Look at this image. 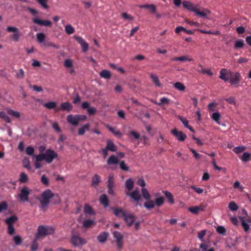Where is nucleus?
Returning a JSON list of instances; mask_svg holds the SVG:
<instances>
[{"label":"nucleus","mask_w":251,"mask_h":251,"mask_svg":"<svg viewBox=\"0 0 251 251\" xmlns=\"http://www.w3.org/2000/svg\"><path fill=\"white\" fill-rule=\"evenodd\" d=\"M125 185L128 192H129L133 188V181L131 178H129L126 180Z\"/></svg>","instance_id":"43"},{"label":"nucleus","mask_w":251,"mask_h":251,"mask_svg":"<svg viewBox=\"0 0 251 251\" xmlns=\"http://www.w3.org/2000/svg\"><path fill=\"white\" fill-rule=\"evenodd\" d=\"M54 233V229L47 226H40L37 229V232L35 235V238L38 239L41 236H44Z\"/></svg>","instance_id":"4"},{"label":"nucleus","mask_w":251,"mask_h":251,"mask_svg":"<svg viewBox=\"0 0 251 251\" xmlns=\"http://www.w3.org/2000/svg\"><path fill=\"white\" fill-rule=\"evenodd\" d=\"M8 205L7 203L5 201H2L0 202V212H2L3 210H6L7 208Z\"/></svg>","instance_id":"64"},{"label":"nucleus","mask_w":251,"mask_h":251,"mask_svg":"<svg viewBox=\"0 0 251 251\" xmlns=\"http://www.w3.org/2000/svg\"><path fill=\"white\" fill-rule=\"evenodd\" d=\"M108 233L106 232H102L98 236L97 239L99 242L104 243L107 239Z\"/></svg>","instance_id":"22"},{"label":"nucleus","mask_w":251,"mask_h":251,"mask_svg":"<svg viewBox=\"0 0 251 251\" xmlns=\"http://www.w3.org/2000/svg\"><path fill=\"white\" fill-rule=\"evenodd\" d=\"M67 120L69 123L75 126H77L79 123L77 115H73L70 114L68 115Z\"/></svg>","instance_id":"17"},{"label":"nucleus","mask_w":251,"mask_h":251,"mask_svg":"<svg viewBox=\"0 0 251 251\" xmlns=\"http://www.w3.org/2000/svg\"><path fill=\"white\" fill-rule=\"evenodd\" d=\"M151 78L152 81L155 84L156 86L158 87L161 86V84L159 81V78L156 75L154 74H151Z\"/></svg>","instance_id":"37"},{"label":"nucleus","mask_w":251,"mask_h":251,"mask_svg":"<svg viewBox=\"0 0 251 251\" xmlns=\"http://www.w3.org/2000/svg\"><path fill=\"white\" fill-rule=\"evenodd\" d=\"M171 133L180 142H183L186 138V135L181 131L178 130L176 128L172 130Z\"/></svg>","instance_id":"10"},{"label":"nucleus","mask_w":251,"mask_h":251,"mask_svg":"<svg viewBox=\"0 0 251 251\" xmlns=\"http://www.w3.org/2000/svg\"><path fill=\"white\" fill-rule=\"evenodd\" d=\"M23 164L24 168L28 170H30L31 167L30 166V162L28 158H24L23 160Z\"/></svg>","instance_id":"56"},{"label":"nucleus","mask_w":251,"mask_h":251,"mask_svg":"<svg viewBox=\"0 0 251 251\" xmlns=\"http://www.w3.org/2000/svg\"><path fill=\"white\" fill-rule=\"evenodd\" d=\"M211 117L213 120H214L216 123L218 124H220V120L221 119V116L219 112H214L212 113L211 116Z\"/></svg>","instance_id":"31"},{"label":"nucleus","mask_w":251,"mask_h":251,"mask_svg":"<svg viewBox=\"0 0 251 251\" xmlns=\"http://www.w3.org/2000/svg\"><path fill=\"white\" fill-rule=\"evenodd\" d=\"M82 226L84 228H89L96 225V222L94 220L86 219L82 222Z\"/></svg>","instance_id":"20"},{"label":"nucleus","mask_w":251,"mask_h":251,"mask_svg":"<svg viewBox=\"0 0 251 251\" xmlns=\"http://www.w3.org/2000/svg\"><path fill=\"white\" fill-rule=\"evenodd\" d=\"M197 16L200 17L205 18L207 19H210L209 15L211 13V12L207 9L206 8H201L200 9L197 7L196 11L194 12Z\"/></svg>","instance_id":"9"},{"label":"nucleus","mask_w":251,"mask_h":251,"mask_svg":"<svg viewBox=\"0 0 251 251\" xmlns=\"http://www.w3.org/2000/svg\"><path fill=\"white\" fill-rule=\"evenodd\" d=\"M65 31L67 34L71 35L75 32V30L72 25L68 24L65 26Z\"/></svg>","instance_id":"34"},{"label":"nucleus","mask_w":251,"mask_h":251,"mask_svg":"<svg viewBox=\"0 0 251 251\" xmlns=\"http://www.w3.org/2000/svg\"><path fill=\"white\" fill-rule=\"evenodd\" d=\"M182 4L185 8L194 12L197 8V7L190 1H184L182 2Z\"/></svg>","instance_id":"21"},{"label":"nucleus","mask_w":251,"mask_h":251,"mask_svg":"<svg viewBox=\"0 0 251 251\" xmlns=\"http://www.w3.org/2000/svg\"><path fill=\"white\" fill-rule=\"evenodd\" d=\"M100 201L104 207H107L109 205V201L106 195H102L100 198Z\"/></svg>","instance_id":"28"},{"label":"nucleus","mask_w":251,"mask_h":251,"mask_svg":"<svg viewBox=\"0 0 251 251\" xmlns=\"http://www.w3.org/2000/svg\"><path fill=\"white\" fill-rule=\"evenodd\" d=\"M32 189L26 186L23 187L20 191L18 197L22 201H28V196L32 192Z\"/></svg>","instance_id":"7"},{"label":"nucleus","mask_w":251,"mask_h":251,"mask_svg":"<svg viewBox=\"0 0 251 251\" xmlns=\"http://www.w3.org/2000/svg\"><path fill=\"white\" fill-rule=\"evenodd\" d=\"M244 45V43L243 40H238L235 42V48H243Z\"/></svg>","instance_id":"60"},{"label":"nucleus","mask_w":251,"mask_h":251,"mask_svg":"<svg viewBox=\"0 0 251 251\" xmlns=\"http://www.w3.org/2000/svg\"><path fill=\"white\" fill-rule=\"evenodd\" d=\"M114 237L116 239L117 243V246L119 249H121L123 246V236L122 234L118 231H114L113 232Z\"/></svg>","instance_id":"15"},{"label":"nucleus","mask_w":251,"mask_h":251,"mask_svg":"<svg viewBox=\"0 0 251 251\" xmlns=\"http://www.w3.org/2000/svg\"><path fill=\"white\" fill-rule=\"evenodd\" d=\"M107 187H115L114 176L112 175H110L108 177Z\"/></svg>","instance_id":"50"},{"label":"nucleus","mask_w":251,"mask_h":251,"mask_svg":"<svg viewBox=\"0 0 251 251\" xmlns=\"http://www.w3.org/2000/svg\"><path fill=\"white\" fill-rule=\"evenodd\" d=\"M100 76L105 79H109L111 77L110 72L106 70H102L100 74Z\"/></svg>","instance_id":"42"},{"label":"nucleus","mask_w":251,"mask_h":251,"mask_svg":"<svg viewBox=\"0 0 251 251\" xmlns=\"http://www.w3.org/2000/svg\"><path fill=\"white\" fill-rule=\"evenodd\" d=\"M57 157V154L53 150H47L44 153H40L35 156L37 161L45 160L47 163H50Z\"/></svg>","instance_id":"2"},{"label":"nucleus","mask_w":251,"mask_h":251,"mask_svg":"<svg viewBox=\"0 0 251 251\" xmlns=\"http://www.w3.org/2000/svg\"><path fill=\"white\" fill-rule=\"evenodd\" d=\"M6 111L8 114L11 115L12 117L19 118L20 117V113L18 111H14L10 108H7Z\"/></svg>","instance_id":"32"},{"label":"nucleus","mask_w":251,"mask_h":251,"mask_svg":"<svg viewBox=\"0 0 251 251\" xmlns=\"http://www.w3.org/2000/svg\"><path fill=\"white\" fill-rule=\"evenodd\" d=\"M245 214L246 216H240L239 219L244 231L247 232L249 230L250 226H251V217L248 216L246 212Z\"/></svg>","instance_id":"6"},{"label":"nucleus","mask_w":251,"mask_h":251,"mask_svg":"<svg viewBox=\"0 0 251 251\" xmlns=\"http://www.w3.org/2000/svg\"><path fill=\"white\" fill-rule=\"evenodd\" d=\"M54 197V203L59 202L60 199L57 194H54L50 189L44 191L39 199L41 204L43 207L46 206L50 202L51 198Z\"/></svg>","instance_id":"1"},{"label":"nucleus","mask_w":251,"mask_h":251,"mask_svg":"<svg viewBox=\"0 0 251 251\" xmlns=\"http://www.w3.org/2000/svg\"><path fill=\"white\" fill-rule=\"evenodd\" d=\"M170 100L168 99L166 97H162L160 99V102L157 103V105L160 106H164L165 105H168L170 103Z\"/></svg>","instance_id":"39"},{"label":"nucleus","mask_w":251,"mask_h":251,"mask_svg":"<svg viewBox=\"0 0 251 251\" xmlns=\"http://www.w3.org/2000/svg\"><path fill=\"white\" fill-rule=\"evenodd\" d=\"M32 21L34 23L41 26H50L51 25V22L49 20H44L38 18H33Z\"/></svg>","instance_id":"16"},{"label":"nucleus","mask_w":251,"mask_h":251,"mask_svg":"<svg viewBox=\"0 0 251 251\" xmlns=\"http://www.w3.org/2000/svg\"><path fill=\"white\" fill-rule=\"evenodd\" d=\"M228 207L230 210L234 211L238 209V206L234 201H231L228 204Z\"/></svg>","instance_id":"57"},{"label":"nucleus","mask_w":251,"mask_h":251,"mask_svg":"<svg viewBox=\"0 0 251 251\" xmlns=\"http://www.w3.org/2000/svg\"><path fill=\"white\" fill-rule=\"evenodd\" d=\"M26 153L28 155L32 156L35 158V155H34V149L32 147H28L26 148L25 150Z\"/></svg>","instance_id":"58"},{"label":"nucleus","mask_w":251,"mask_h":251,"mask_svg":"<svg viewBox=\"0 0 251 251\" xmlns=\"http://www.w3.org/2000/svg\"><path fill=\"white\" fill-rule=\"evenodd\" d=\"M140 8H146L148 9L151 12L155 13L156 8V6L153 4H143L139 6Z\"/></svg>","instance_id":"24"},{"label":"nucleus","mask_w":251,"mask_h":251,"mask_svg":"<svg viewBox=\"0 0 251 251\" xmlns=\"http://www.w3.org/2000/svg\"><path fill=\"white\" fill-rule=\"evenodd\" d=\"M188 210L193 214H197L200 211H203L204 208L202 206L191 207L188 208Z\"/></svg>","instance_id":"27"},{"label":"nucleus","mask_w":251,"mask_h":251,"mask_svg":"<svg viewBox=\"0 0 251 251\" xmlns=\"http://www.w3.org/2000/svg\"><path fill=\"white\" fill-rule=\"evenodd\" d=\"M141 192L143 198L146 201L150 200L151 199V195L150 194V193H149L148 191L146 188H145V187L142 188Z\"/></svg>","instance_id":"33"},{"label":"nucleus","mask_w":251,"mask_h":251,"mask_svg":"<svg viewBox=\"0 0 251 251\" xmlns=\"http://www.w3.org/2000/svg\"><path fill=\"white\" fill-rule=\"evenodd\" d=\"M182 31L185 32V33H186L187 34H193V32L192 30L186 29L184 27H183L182 26H180L177 27L175 29V32L176 33H178L180 31Z\"/></svg>","instance_id":"35"},{"label":"nucleus","mask_w":251,"mask_h":251,"mask_svg":"<svg viewBox=\"0 0 251 251\" xmlns=\"http://www.w3.org/2000/svg\"><path fill=\"white\" fill-rule=\"evenodd\" d=\"M122 18L127 21H131L134 20V17L131 15L126 12H123L121 14Z\"/></svg>","instance_id":"45"},{"label":"nucleus","mask_w":251,"mask_h":251,"mask_svg":"<svg viewBox=\"0 0 251 251\" xmlns=\"http://www.w3.org/2000/svg\"><path fill=\"white\" fill-rule=\"evenodd\" d=\"M251 153L249 152H244L240 156L241 160L244 162H247L249 160L251 157Z\"/></svg>","instance_id":"48"},{"label":"nucleus","mask_w":251,"mask_h":251,"mask_svg":"<svg viewBox=\"0 0 251 251\" xmlns=\"http://www.w3.org/2000/svg\"><path fill=\"white\" fill-rule=\"evenodd\" d=\"M118 161V158L116 156L114 155H111L107 160V163L108 164H115L117 163Z\"/></svg>","instance_id":"49"},{"label":"nucleus","mask_w":251,"mask_h":251,"mask_svg":"<svg viewBox=\"0 0 251 251\" xmlns=\"http://www.w3.org/2000/svg\"><path fill=\"white\" fill-rule=\"evenodd\" d=\"M6 30L8 32L12 33L11 38L13 41L18 42L19 41L22 33L17 27L13 26H8L7 27Z\"/></svg>","instance_id":"5"},{"label":"nucleus","mask_w":251,"mask_h":251,"mask_svg":"<svg viewBox=\"0 0 251 251\" xmlns=\"http://www.w3.org/2000/svg\"><path fill=\"white\" fill-rule=\"evenodd\" d=\"M0 118L3 119L7 123H10L11 122L10 119L4 112H0Z\"/></svg>","instance_id":"54"},{"label":"nucleus","mask_w":251,"mask_h":251,"mask_svg":"<svg viewBox=\"0 0 251 251\" xmlns=\"http://www.w3.org/2000/svg\"><path fill=\"white\" fill-rule=\"evenodd\" d=\"M225 100L230 104H232L234 105L236 104L235 99L233 97H230L228 98H226Z\"/></svg>","instance_id":"63"},{"label":"nucleus","mask_w":251,"mask_h":251,"mask_svg":"<svg viewBox=\"0 0 251 251\" xmlns=\"http://www.w3.org/2000/svg\"><path fill=\"white\" fill-rule=\"evenodd\" d=\"M71 104L68 102H63L61 104V109L62 110H67L70 111L72 109Z\"/></svg>","instance_id":"36"},{"label":"nucleus","mask_w":251,"mask_h":251,"mask_svg":"<svg viewBox=\"0 0 251 251\" xmlns=\"http://www.w3.org/2000/svg\"><path fill=\"white\" fill-rule=\"evenodd\" d=\"M17 219V217L16 216H12L6 219L5 220V222L8 225H13Z\"/></svg>","instance_id":"44"},{"label":"nucleus","mask_w":251,"mask_h":251,"mask_svg":"<svg viewBox=\"0 0 251 251\" xmlns=\"http://www.w3.org/2000/svg\"><path fill=\"white\" fill-rule=\"evenodd\" d=\"M49 0H36L38 3L45 9H49V5L47 2Z\"/></svg>","instance_id":"52"},{"label":"nucleus","mask_w":251,"mask_h":251,"mask_svg":"<svg viewBox=\"0 0 251 251\" xmlns=\"http://www.w3.org/2000/svg\"><path fill=\"white\" fill-rule=\"evenodd\" d=\"M154 202L155 205L160 206L163 204L164 202V199L163 197H158L155 199V201Z\"/></svg>","instance_id":"46"},{"label":"nucleus","mask_w":251,"mask_h":251,"mask_svg":"<svg viewBox=\"0 0 251 251\" xmlns=\"http://www.w3.org/2000/svg\"><path fill=\"white\" fill-rule=\"evenodd\" d=\"M231 73L226 69H222L220 73L219 77L225 81L229 80Z\"/></svg>","instance_id":"14"},{"label":"nucleus","mask_w":251,"mask_h":251,"mask_svg":"<svg viewBox=\"0 0 251 251\" xmlns=\"http://www.w3.org/2000/svg\"><path fill=\"white\" fill-rule=\"evenodd\" d=\"M147 201L144 203V206L148 209H152L154 207L155 204L154 202L151 200Z\"/></svg>","instance_id":"40"},{"label":"nucleus","mask_w":251,"mask_h":251,"mask_svg":"<svg viewBox=\"0 0 251 251\" xmlns=\"http://www.w3.org/2000/svg\"><path fill=\"white\" fill-rule=\"evenodd\" d=\"M72 245L76 248H81L87 243V240L78 234H73L70 239Z\"/></svg>","instance_id":"3"},{"label":"nucleus","mask_w":251,"mask_h":251,"mask_svg":"<svg viewBox=\"0 0 251 251\" xmlns=\"http://www.w3.org/2000/svg\"><path fill=\"white\" fill-rule=\"evenodd\" d=\"M126 195L127 196H129L134 201L136 202H138L141 197L139 191L137 189H136L132 192H126Z\"/></svg>","instance_id":"11"},{"label":"nucleus","mask_w":251,"mask_h":251,"mask_svg":"<svg viewBox=\"0 0 251 251\" xmlns=\"http://www.w3.org/2000/svg\"><path fill=\"white\" fill-rule=\"evenodd\" d=\"M56 103L53 101H50L44 104V107L49 109H53L56 106Z\"/></svg>","instance_id":"47"},{"label":"nucleus","mask_w":251,"mask_h":251,"mask_svg":"<svg viewBox=\"0 0 251 251\" xmlns=\"http://www.w3.org/2000/svg\"><path fill=\"white\" fill-rule=\"evenodd\" d=\"M135 218L136 217L133 214L127 211L124 217V220L128 226H130L134 222Z\"/></svg>","instance_id":"13"},{"label":"nucleus","mask_w":251,"mask_h":251,"mask_svg":"<svg viewBox=\"0 0 251 251\" xmlns=\"http://www.w3.org/2000/svg\"><path fill=\"white\" fill-rule=\"evenodd\" d=\"M106 148L108 150L112 151H115L116 150V146L113 144V143L110 140H108L107 141V145H106Z\"/></svg>","instance_id":"41"},{"label":"nucleus","mask_w":251,"mask_h":251,"mask_svg":"<svg viewBox=\"0 0 251 251\" xmlns=\"http://www.w3.org/2000/svg\"><path fill=\"white\" fill-rule=\"evenodd\" d=\"M114 214L118 217H124L127 211L124 210L123 209L120 208H113Z\"/></svg>","instance_id":"19"},{"label":"nucleus","mask_w":251,"mask_h":251,"mask_svg":"<svg viewBox=\"0 0 251 251\" xmlns=\"http://www.w3.org/2000/svg\"><path fill=\"white\" fill-rule=\"evenodd\" d=\"M37 239L35 238V239L32 242L30 247V250L31 251H36L38 250V243L37 242Z\"/></svg>","instance_id":"53"},{"label":"nucleus","mask_w":251,"mask_h":251,"mask_svg":"<svg viewBox=\"0 0 251 251\" xmlns=\"http://www.w3.org/2000/svg\"><path fill=\"white\" fill-rule=\"evenodd\" d=\"M174 87L179 91H184L186 88L185 86L181 82H176L174 83Z\"/></svg>","instance_id":"29"},{"label":"nucleus","mask_w":251,"mask_h":251,"mask_svg":"<svg viewBox=\"0 0 251 251\" xmlns=\"http://www.w3.org/2000/svg\"><path fill=\"white\" fill-rule=\"evenodd\" d=\"M90 128L89 124H85L80 126L78 129V134L79 135H83L86 131H88Z\"/></svg>","instance_id":"23"},{"label":"nucleus","mask_w":251,"mask_h":251,"mask_svg":"<svg viewBox=\"0 0 251 251\" xmlns=\"http://www.w3.org/2000/svg\"><path fill=\"white\" fill-rule=\"evenodd\" d=\"M13 241L16 245H20L22 242V239L19 235H16L13 237Z\"/></svg>","instance_id":"55"},{"label":"nucleus","mask_w":251,"mask_h":251,"mask_svg":"<svg viewBox=\"0 0 251 251\" xmlns=\"http://www.w3.org/2000/svg\"><path fill=\"white\" fill-rule=\"evenodd\" d=\"M107 127L116 136L118 137H121L122 136V134L119 130H118L114 127L109 126H107Z\"/></svg>","instance_id":"38"},{"label":"nucleus","mask_w":251,"mask_h":251,"mask_svg":"<svg viewBox=\"0 0 251 251\" xmlns=\"http://www.w3.org/2000/svg\"><path fill=\"white\" fill-rule=\"evenodd\" d=\"M190 150L192 151L193 156L196 158V159L198 160L201 158V155L198 153L194 149L190 148Z\"/></svg>","instance_id":"62"},{"label":"nucleus","mask_w":251,"mask_h":251,"mask_svg":"<svg viewBox=\"0 0 251 251\" xmlns=\"http://www.w3.org/2000/svg\"><path fill=\"white\" fill-rule=\"evenodd\" d=\"M164 194L166 197L168 199L169 201L171 203H174V200L173 196L172 194L168 191L164 192Z\"/></svg>","instance_id":"59"},{"label":"nucleus","mask_w":251,"mask_h":251,"mask_svg":"<svg viewBox=\"0 0 251 251\" xmlns=\"http://www.w3.org/2000/svg\"><path fill=\"white\" fill-rule=\"evenodd\" d=\"M245 149L246 148L245 147L239 146L235 147L233 150L236 153L238 154L243 152Z\"/></svg>","instance_id":"61"},{"label":"nucleus","mask_w":251,"mask_h":251,"mask_svg":"<svg viewBox=\"0 0 251 251\" xmlns=\"http://www.w3.org/2000/svg\"><path fill=\"white\" fill-rule=\"evenodd\" d=\"M74 38L80 45L82 51L84 52H86L88 49L89 45L85 40L81 37L78 36H74Z\"/></svg>","instance_id":"12"},{"label":"nucleus","mask_w":251,"mask_h":251,"mask_svg":"<svg viewBox=\"0 0 251 251\" xmlns=\"http://www.w3.org/2000/svg\"><path fill=\"white\" fill-rule=\"evenodd\" d=\"M45 37V35L43 33H38L36 34L37 40L40 43H42L44 42Z\"/></svg>","instance_id":"51"},{"label":"nucleus","mask_w":251,"mask_h":251,"mask_svg":"<svg viewBox=\"0 0 251 251\" xmlns=\"http://www.w3.org/2000/svg\"><path fill=\"white\" fill-rule=\"evenodd\" d=\"M100 181V176L97 174H95L92 178V185L96 187Z\"/></svg>","instance_id":"25"},{"label":"nucleus","mask_w":251,"mask_h":251,"mask_svg":"<svg viewBox=\"0 0 251 251\" xmlns=\"http://www.w3.org/2000/svg\"><path fill=\"white\" fill-rule=\"evenodd\" d=\"M172 60L174 61H179L182 62L186 61L191 62L193 61V59L188 55H183L179 57H175L172 58Z\"/></svg>","instance_id":"18"},{"label":"nucleus","mask_w":251,"mask_h":251,"mask_svg":"<svg viewBox=\"0 0 251 251\" xmlns=\"http://www.w3.org/2000/svg\"><path fill=\"white\" fill-rule=\"evenodd\" d=\"M83 211L85 214L93 215L95 214V212L93 208L88 204H85L84 206Z\"/></svg>","instance_id":"26"},{"label":"nucleus","mask_w":251,"mask_h":251,"mask_svg":"<svg viewBox=\"0 0 251 251\" xmlns=\"http://www.w3.org/2000/svg\"><path fill=\"white\" fill-rule=\"evenodd\" d=\"M28 180V177L25 172H22L20 174L19 181L20 183H25Z\"/></svg>","instance_id":"30"},{"label":"nucleus","mask_w":251,"mask_h":251,"mask_svg":"<svg viewBox=\"0 0 251 251\" xmlns=\"http://www.w3.org/2000/svg\"><path fill=\"white\" fill-rule=\"evenodd\" d=\"M241 79L242 76L241 74L238 72H236L231 74L229 82L231 85L237 87L240 86V83Z\"/></svg>","instance_id":"8"}]
</instances>
